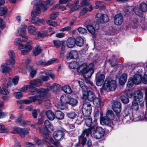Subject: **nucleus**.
Here are the masks:
<instances>
[{
  "mask_svg": "<svg viewBox=\"0 0 147 147\" xmlns=\"http://www.w3.org/2000/svg\"><path fill=\"white\" fill-rule=\"evenodd\" d=\"M77 70L78 72L82 73V76L86 80L91 77L94 72L93 70L90 68L87 63L81 65L77 68Z\"/></svg>",
  "mask_w": 147,
  "mask_h": 147,
  "instance_id": "1",
  "label": "nucleus"
},
{
  "mask_svg": "<svg viewBox=\"0 0 147 147\" xmlns=\"http://www.w3.org/2000/svg\"><path fill=\"white\" fill-rule=\"evenodd\" d=\"M114 115L112 111L108 110L106 113V116L102 117L100 120L101 122L110 127V130H111L113 128V124L111 119H113Z\"/></svg>",
  "mask_w": 147,
  "mask_h": 147,
  "instance_id": "2",
  "label": "nucleus"
},
{
  "mask_svg": "<svg viewBox=\"0 0 147 147\" xmlns=\"http://www.w3.org/2000/svg\"><path fill=\"white\" fill-rule=\"evenodd\" d=\"M117 87L116 82L111 79L106 78L102 88L103 90L107 91H113Z\"/></svg>",
  "mask_w": 147,
  "mask_h": 147,
  "instance_id": "3",
  "label": "nucleus"
},
{
  "mask_svg": "<svg viewBox=\"0 0 147 147\" xmlns=\"http://www.w3.org/2000/svg\"><path fill=\"white\" fill-rule=\"evenodd\" d=\"M64 133L62 131H55L53 133V135L55 141L53 139V140L50 141L55 146L61 147L60 142L64 138Z\"/></svg>",
  "mask_w": 147,
  "mask_h": 147,
  "instance_id": "4",
  "label": "nucleus"
},
{
  "mask_svg": "<svg viewBox=\"0 0 147 147\" xmlns=\"http://www.w3.org/2000/svg\"><path fill=\"white\" fill-rule=\"evenodd\" d=\"M93 130L92 131L91 136L96 139H99L102 138L104 136L105 130L102 127H96L93 126Z\"/></svg>",
  "mask_w": 147,
  "mask_h": 147,
  "instance_id": "5",
  "label": "nucleus"
},
{
  "mask_svg": "<svg viewBox=\"0 0 147 147\" xmlns=\"http://www.w3.org/2000/svg\"><path fill=\"white\" fill-rule=\"evenodd\" d=\"M92 111L91 105L89 102H85L83 104L82 107V113L86 117L90 115Z\"/></svg>",
  "mask_w": 147,
  "mask_h": 147,
  "instance_id": "6",
  "label": "nucleus"
},
{
  "mask_svg": "<svg viewBox=\"0 0 147 147\" xmlns=\"http://www.w3.org/2000/svg\"><path fill=\"white\" fill-rule=\"evenodd\" d=\"M26 28V26L25 24L22 25L21 28L18 29V32L16 33L17 35H20L23 38L22 40L24 42L27 41L28 39V36L25 35Z\"/></svg>",
  "mask_w": 147,
  "mask_h": 147,
  "instance_id": "7",
  "label": "nucleus"
},
{
  "mask_svg": "<svg viewBox=\"0 0 147 147\" xmlns=\"http://www.w3.org/2000/svg\"><path fill=\"white\" fill-rule=\"evenodd\" d=\"M142 69H139L137 71L134 75L133 78H132L134 80V82L135 84H138L142 81Z\"/></svg>",
  "mask_w": 147,
  "mask_h": 147,
  "instance_id": "8",
  "label": "nucleus"
},
{
  "mask_svg": "<svg viewBox=\"0 0 147 147\" xmlns=\"http://www.w3.org/2000/svg\"><path fill=\"white\" fill-rule=\"evenodd\" d=\"M49 130V128L45 127L44 128H40L39 129L40 132L44 136V142H48L49 140H52L53 139L50 137L48 135V131Z\"/></svg>",
  "mask_w": 147,
  "mask_h": 147,
  "instance_id": "9",
  "label": "nucleus"
},
{
  "mask_svg": "<svg viewBox=\"0 0 147 147\" xmlns=\"http://www.w3.org/2000/svg\"><path fill=\"white\" fill-rule=\"evenodd\" d=\"M14 130L18 133L20 137L22 138H24L25 135L28 134L29 133V129H27L25 128L22 129L17 127H14Z\"/></svg>",
  "mask_w": 147,
  "mask_h": 147,
  "instance_id": "10",
  "label": "nucleus"
},
{
  "mask_svg": "<svg viewBox=\"0 0 147 147\" xmlns=\"http://www.w3.org/2000/svg\"><path fill=\"white\" fill-rule=\"evenodd\" d=\"M32 42V41H30L27 43L26 45H21L22 47H21L20 49H24L21 51V53L23 55L26 54L28 53L31 51L32 48V47L31 45Z\"/></svg>",
  "mask_w": 147,
  "mask_h": 147,
  "instance_id": "11",
  "label": "nucleus"
},
{
  "mask_svg": "<svg viewBox=\"0 0 147 147\" xmlns=\"http://www.w3.org/2000/svg\"><path fill=\"white\" fill-rule=\"evenodd\" d=\"M96 17L98 21L100 23H106L109 20V17L106 14L98 13L97 14Z\"/></svg>",
  "mask_w": 147,
  "mask_h": 147,
  "instance_id": "12",
  "label": "nucleus"
},
{
  "mask_svg": "<svg viewBox=\"0 0 147 147\" xmlns=\"http://www.w3.org/2000/svg\"><path fill=\"white\" fill-rule=\"evenodd\" d=\"M105 79L104 75L99 73H97L96 76V85L98 86H101L103 83Z\"/></svg>",
  "mask_w": 147,
  "mask_h": 147,
  "instance_id": "13",
  "label": "nucleus"
},
{
  "mask_svg": "<svg viewBox=\"0 0 147 147\" xmlns=\"http://www.w3.org/2000/svg\"><path fill=\"white\" fill-rule=\"evenodd\" d=\"M83 95V98H87L90 101H93L95 98L93 92L90 90L88 91L87 92H84Z\"/></svg>",
  "mask_w": 147,
  "mask_h": 147,
  "instance_id": "14",
  "label": "nucleus"
},
{
  "mask_svg": "<svg viewBox=\"0 0 147 147\" xmlns=\"http://www.w3.org/2000/svg\"><path fill=\"white\" fill-rule=\"evenodd\" d=\"M55 61L56 59H51L48 61L41 60L36 62V64L38 65L46 66L53 64Z\"/></svg>",
  "mask_w": 147,
  "mask_h": 147,
  "instance_id": "15",
  "label": "nucleus"
},
{
  "mask_svg": "<svg viewBox=\"0 0 147 147\" xmlns=\"http://www.w3.org/2000/svg\"><path fill=\"white\" fill-rule=\"evenodd\" d=\"M38 4H35L34 6V8L36 7L31 13L32 17H36L41 13L40 8L38 5Z\"/></svg>",
  "mask_w": 147,
  "mask_h": 147,
  "instance_id": "16",
  "label": "nucleus"
},
{
  "mask_svg": "<svg viewBox=\"0 0 147 147\" xmlns=\"http://www.w3.org/2000/svg\"><path fill=\"white\" fill-rule=\"evenodd\" d=\"M112 107L113 110L116 113H119L121 111V104L119 102H115L113 104Z\"/></svg>",
  "mask_w": 147,
  "mask_h": 147,
  "instance_id": "17",
  "label": "nucleus"
},
{
  "mask_svg": "<svg viewBox=\"0 0 147 147\" xmlns=\"http://www.w3.org/2000/svg\"><path fill=\"white\" fill-rule=\"evenodd\" d=\"M33 89H34V90L31 91L30 93V94L32 95L35 94L36 93H38L40 94H44L48 93V90H45V89L42 88L37 89L35 87Z\"/></svg>",
  "mask_w": 147,
  "mask_h": 147,
  "instance_id": "18",
  "label": "nucleus"
},
{
  "mask_svg": "<svg viewBox=\"0 0 147 147\" xmlns=\"http://www.w3.org/2000/svg\"><path fill=\"white\" fill-rule=\"evenodd\" d=\"M61 88V87L60 85L55 83L49 87L46 90H48V92L49 90H51L53 92H56L59 91Z\"/></svg>",
  "mask_w": 147,
  "mask_h": 147,
  "instance_id": "19",
  "label": "nucleus"
},
{
  "mask_svg": "<svg viewBox=\"0 0 147 147\" xmlns=\"http://www.w3.org/2000/svg\"><path fill=\"white\" fill-rule=\"evenodd\" d=\"M123 21V17L121 14H117L115 16L114 22L115 24L120 25L122 24Z\"/></svg>",
  "mask_w": 147,
  "mask_h": 147,
  "instance_id": "20",
  "label": "nucleus"
},
{
  "mask_svg": "<svg viewBox=\"0 0 147 147\" xmlns=\"http://www.w3.org/2000/svg\"><path fill=\"white\" fill-rule=\"evenodd\" d=\"M78 57V54L77 51L73 50L71 51L67 55L66 59L67 60L69 59H77Z\"/></svg>",
  "mask_w": 147,
  "mask_h": 147,
  "instance_id": "21",
  "label": "nucleus"
},
{
  "mask_svg": "<svg viewBox=\"0 0 147 147\" xmlns=\"http://www.w3.org/2000/svg\"><path fill=\"white\" fill-rule=\"evenodd\" d=\"M43 83V82L40 79H38L36 80H34L30 82V84L32 87V89L35 87V86L38 87L41 85Z\"/></svg>",
  "mask_w": 147,
  "mask_h": 147,
  "instance_id": "22",
  "label": "nucleus"
},
{
  "mask_svg": "<svg viewBox=\"0 0 147 147\" xmlns=\"http://www.w3.org/2000/svg\"><path fill=\"white\" fill-rule=\"evenodd\" d=\"M47 94H40V95L32 96L33 102H37L39 103H41L44 99V97Z\"/></svg>",
  "mask_w": 147,
  "mask_h": 147,
  "instance_id": "23",
  "label": "nucleus"
},
{
  "mask_svg": "<svg viewBox=\"0 0 147 147\" xmlns=\"http://www.w3.org/2000/svg\"><path fill=\"white\" fill-rule=\"evenodd\" d=\"M75 39L74 38L70 37L68 38L66 42L67 46L69 48L74 47L76 44Z\"/></svg>",
  "mask_w": 147,
  "mask_h": 147,
  "instance_id": "24",
  "label": "nucleus"
},
{
  "mask_svg": "<svg viewBox=\"0 0 147 147\" xmlns=\"http://www.w3.org/2000/svg\"><path fill=\"white\" fill-rule=\"evenodd\" d=\"M127 8L128 9V11H129L130 10H133L134 11L135 14L137 16H140L142 14V11L138 6L134 7H127Z\"/></svg>",
  "mask_w": 147,
  "mask_h": 147,
  "instance_id": "25",
  "label": "nucleus"
},
{
  "mask_svg": "<svg viewBox=\"0 0 147 147\" xmlns=\"http://www.w3.org/2000/svg\"><path fill=\"white\" fill-rule=\"evenodd\" d=\"M134 100H136L137 99H140L143 97V94L141 91L138 90L134 92Z\"/></svg>",
  "mask_w": 147,
  "mask_h": 147,
  "instance_id": "26",
  "label": "nucleus"
},
{
  "mask_svg": "<svg viewBox=\"0 0 147 147\" xmlns=\"http://www.w3.org/2000/svg\"><path fill=\"white\" fill-rule=\"evenodd\" d=\"M26 68L28 71L30 72V75L32 78H33L36 74V70L34 69L33 67L31 65L27 66Z\"/></svg>",
  "mask_w": 147,
  "mask_h": 147,
  "instance_id": "27",
  "label": "nucleus"
},
{
  "mask_svg": "<svg viewBox=\"0 0 147 147\" xmlns=\"http://www.w3.org/2000/svg\"><path fill=\"white\" fill-rule=\"evenodd\" d=\"M92 128H93V126H91L89 128L84 129L82 131L81 135H83L84 136L86 135L87 137L89 136L90 134L91 135L92 131L93 130V129H92Z\"/></svg>",
  "mask_w": 147,
  "mask_h": 147,
  "instance_id": "28",
  "label": "nucleus"
},
{
  "mask_svg": "<svg viewBox=\"0 0 147 147\" xmlns=\"http://www.w3.org/2000/svg\"><path fill=\"white\" fill-rule=\"evenodd\" d=\"M92 9V7L91 5H90L88 8L86 7H85L82 8L80 13V16H83L88 11H90Z\"/></svg>",
  "mask_w": 147,
  "mask_h": 147,
  "instance_id": "29",
  "label": "nucleus"
},
{
  "mask_svg": "<svg viewBox=\"0 0 147 147\" xmlns=\"http://www.w3.org/2000/svg\"><path fill=\"white\" fill-rule=\"evenodd\" d=\"M44 71L45 70L41 71V74L40 76V78L41 81L44 82H46L48 81L50 79V78L48 76V75H44V74H45V73H44L43 72H44Z\"/></svg>",
  "mask_w": 147,
  "mask_h": 147,
  "instance_id": "30",
  "label": "nucleus"
},
{
  "mask_svg": "<svg viewBox=\"0 0 147 147\" xmlns=\"http://www.w3.org/2000/svg\"><path fill=\"white\" fill-rule=\"evenodd\" d=\"M127 78V75L126 74H123L120 77L119 82L120 84L123 85L125 83Z\"/></svg>",
  "mask_w": 147,
  "mask_h": 147,
  "instance_id": "31",
  "label": "nucleus"
},
{
  "mask_svg": "<svg viewBox=\"0 0 147 147\" xmlns=\"http://www.w3.org/2000/svg\"><path fill=\"white\" fill-rule=\"evenodd\" d=\"M64 117V114L61 111H57L55 112V117L59 120L63 119Z\"/></svg>",
  "mask_w": 147,
  "mask_h": 147,
  "instance_id": "32",
  "label": "nucleus"
},
{
  "mask_svg": "<svg viewBox=\"0 0 147 147\" xmlns=\"http://www.w3.org/2000/svg\"><path fill=\"white\" fill-rule=\"evenodd\" d=\"M46 115L48 118L51 120H53L55 117V114L51 110L47 111Z\"/></svg>",
  "mask_w": 147,
  "mask_h": 147,
  "instance_id": "33",
  "label": "nucleus"
},
{
  "mask_svg": "<svg viewBox=\"0 0 147 147\" xmlns=\"http://www.w3.org/2000/svg\"><path fill=\"white\" fill-rule=\"evenodd\" d=\"M42 50L39 46L37 45L35 48V49L33 52V55L36 56L40 53Z\"/></svg>",
  "mask_w": 147,
  "mask_h": 147,
  "instance_id": "34",
  "label": "nucleus"
},
{
  "mask_svg": "<svg viewBox=\"0 0 147 147\" xmlns=\"http://www.w3.org/2000/svg\"><path fill=\"white\" fill-rule=\"evenodd\" d=\"M76 44L78 46L81 47L83 45L84 40L81 37H78L75 39Z\"/></svg>",
  "mask_w": 147,
  "mask_h": 147,
  "instance_id": "35",
  "label": "nucleus"
},
{
  "mask_svg": "<svg viewBox=\"0 0 147 147\" xmlns=\"http://www.w3.org/2000/svg\"><path fill=\"white\" fill-rule=\"evenodd\" d=\"M87 138L86 137L81 135L79 137V142L81 143L82 146H84L86 144Z\"/></svg>",
  "mask_w": 147,
  "mask_h": 147,
  "instance_id": "36",
  "label": "nucleus"
},
{
  "mask_svg": "<svg viewBox=\"0 0 147 147\" xmlns=\"http://www.w3.org/2000/svg\"><path fill=\"white\" fill-rule=\"evenodd\" d=\"M39 3H36L35 4H38V5L39 7H40L44 11H45L47 9V7L46 5H45V2L44 1H40V0H38Z\"/></svg>",
  "mask_w": 147,
  "mask_h": 147,
  "instance_id": "37",
  "label": "nucleus"
},
{
  "mask_svg": "<svg viewBox=\"0 0 147 147\" xmlns=\"http://www.w3.org/2000/svg\"><path fill=\"white\" fill-rule=\"evenodd\" d=\"M53 43L56 48H59L61 46L62 44L64 43L65 42L59 40H53Z\"/></svg>",
  "mask_w": 147,
  "mask_h": 147,
  "instance_id": "38",
  "label": "nucleus"
},
{
  "mask_svg": "<svg viewBox=\"0 0 147 147\" xmlns=\"http://www.w3.org/2000/svg\"><path fill=\"white\" fill-rule=\"evenodd\" d=\"M43 20H40L38 17H32L31 20L32 23L37 25L38 22L42 23L43 22Z\"/></svg>",
  "mask_w": 147,
  "mask_h": 147,
  "instance_id": "39",
  "label": "nucleus"
},
{
  "mask_svg": "<svg viewBox=\"0 0 147 147\" xmlns=\"http://www.w3.org/2000/svg\"><path fill=\"white\" fill-rule=\"evenodd\" d=\"M132 109L135 111H138L139 109V105L138 103L136 100H134L132 102L131 106Z\"/></svg>",
  "mask_w": 147,
  "mask_h": 147,
  "instance_id": "40",
  "label": "nucleus"
},
{
  "mask_svg": "<svg viewBox=\"0 0 147 147\" xmlns=\"http://www.w3.org/2000/svg\"><path fill=\"white\" fill-rule=\"evenodd\" d=\"M140 9L142 12L147 11V5L144 3H141L139 6Z\"/></svg>",
  "mask_w": 147,
  "mask_h": 147,
  "instance_id": "41",
  "label": "nucleus"
},
{
  "mask_svg": "<svg viewBox=\"0 0 147 147\" xmlns=\"http://www.w3.org/2000/svg\"><path fill=\"white\" fill-rule=\"evenodd\" d=\"M93 101L94 104L96 105V106L97 107L100 106L101 102V99L100 98L95 97Z\"/></svg>",
  "mask_w": 147,
  "mask_h": 147,
  "instance_id": "42",
  "label": "nucleus"
},
{
  "mask_svg": "<svg viewBox=\"0 0 147 147\" xmlns=\"http://www.w3.org/2000/svg\"><path fill=\"white\" fill-rule=\"evenodd\" d=\"M86 117L88 118L85 119V123L87 126L90 127L93 126L91 125L92 123V118L90 116Z\"/></svg>",
  "mask_w": 147,
  "mask_h": 147,
  "instance_id": "43",
  "label": "nucleus"
},
{
  "mask_svg": "<svg viewBox=\"0 0 147 147\" xmlns=\"http://www.w3.org/2000/svg\"><path fill=\"white\" fill-rule=\"evenodd\" d=\"M70 97H69L65 95H63L61 96L60 99L62 103H66L69 102V100Z\"/></svg>",
  "mask_w": 147,
  "mask_h": 147,
  "instance_id": "44",
  "label": "nucleus"
},
{
  "mask_svg": "<svg viewBox=\"0 0 147 147\" xmlns=\"http://www.w3.org/2000/svg\"><path fill=\"white\" fill-rule=\"evenodd\" d=\"M63 90L65 93L69 94L71 93L72 90L70 87L68 86H65L62 88Z\"/></svg>",
  "mask_w": 147,
  "mask_h": 147,
  "instance_id": "45",
  "label": "nucleus"
},
{
  "mask_svg": "<svg viewBox=\"0 0 147 147\" xmlns=\"http://www.w3.org/2000/svg\"><path fill=\"white\" fill-rule=\"evenodd\" d=\"M69 103L71 105L74 106L77 105L78 103V101L76 99L70 97L69 99Z\"/></svg>",
  "mask_w": 147,
  "mask_h": 147,
  "instance_id": "46",
  "label": "nucleus"
},
{
  "mask_svg": "<svg viewBox=\"0 0 147 147\" xmlns=\"http://www.w3.org/2000/svg\"><path fill=\"white\" fill-rule=\"evenodd\" d=\"M28 32L31 34H34L36 31V29L33 26H29L28 28Z\"/></svg>",
  "mask_w": 147,
  "mask_h": 147,
  "instance_id": "47",
  "label": "nucleus"
},
{
  "mask_svg": "<svg viewBox=\"0 0 147 147\" xmlns=\"http://www.w3.org/2000/svg\"><path fill=\"white\" fill-rule=\"evenodd\" d=\"M60 4H57L53 6L52 8V9L53 10H55L57 9L60 8L62 9V10H64L66 9V7L63 6L61 5Z\"/></svg>",
  "mask_w": 147,
  "mask_h": 147,
  "instance_id": "48",
  "label": "nucleus"
},
{
  "mask_svg": "<svg viewBox=\"0 0 147 147\" xmlns=\"http://www.w3.org/2000/svg\"><path fill=\"white\" fill-rule=\"evenodd\" d=\"M78 62L74 61L69 63V66L71 69H75L78 67Z\"/></svg>",
  "mask_w": 147,
  "mask_h": 147,
  "instance_id": "49",
  "label": "nucleus"
},
{
  "mask_svg": "<svg viewBox=\"0 0 147 147\" xmlns=\"http://www.w3.org/2000/svg\"><path fill=\"white\" fill-rule=\"evenodd\" d=\"M7 12V9L6 7H3L0 8V15L3 16L5 15Z\"/></svg>",
  "mask_w": 147,
  "mask_h": 147,
  "instance_id": "50",
  "label": "nucleus"
},
{
  "mask_svg": "<svg viewBox=\"0 0 147 147\" xmlns=\"http://www.w3.org/2000/svg\"><path fill=\"white\" fill-rule=\"evenodd\" d=\"M87 28L88 31L91 34H94L95 32V30L94 27L91 25H88L87 26Z\"/></svg>",
  "mask_w": 147,
  "mask_h": 147,
  "instance_id": "51",
  "label": "nucleus"
},
{
  "mask_svg": "<svg viewBox=\"0 0 147 147\" xmlns=\"http://www.w3.org/2000/svg\"><path fill=\"white\" fill-rule=\"evenodd\" d=\"M44 73H45V75H48L50 77L53 79H54L55 78V75L53 74H52L51 71L49 70L45 69V70Z\"/></svg>",
  "mask_w": 147,
  "mask_h": 147,
  "instance_id": "52",
  "label": "nucleus"
},
{
  "mask_svg": "<svg viewBox=\"0 0 147 147\" xmlns=\"http://www.w3.org/2000/svg\"><path fill=\"white\" fill-rule=\"evenodd\" d=\"M1 67L3 73L9 72L11 71V69L9 67L5 65H2Z\"/></svg>",
  "mask_w": 147,
  "mask_h": 147,
  "instance_id": "53",
  "label": "nucleus"
},
{
  "mask_svg": "<svg viewBox=\"0 0 147 147\" xmlns=\"http://www.w3.org/2000/svg\"><path fill=\"white\" fill-rule=\"evenodd\" d=\"M95 4L96 5V9L100 8H105V6L104 5L103 3L100 1H96V2Z\"/></svg>",
  "mask_w": 147,
  "mask_h": 147,
  "instance_id": "54",
  "label": "nucleus"
},
{
  "mask_svg": "<svg viewBox=\"0 0 147 147\" xmlns=\"http://www.w3.org/2000/svg\"><path fill=\"white\" fill-rule=\"evenodd\" d=\"M120 98L122 102L125 104H127L129 102V100L128 98L124 95H122L120 97Z\"/></svg>",
  "mask_w": 147,
  "mask_h": 147,
  "instance_id": "55",
  "label": "nucleus"
},
{
  "mask_svg": "<svg viewBox=\"0 0 147 147\" xmlns=\"http://www.w3.org/2000/svg\"><path fill=\"white\" fill-rule=\"evenodd\" d=\"M124 93L129 98L132 97L133 96V92L132 91L129 89L124 91Z\"/></svg>",
  "mask_w": 147,
  "mask_h": 147,
  "instance_id": "56",
  "label": "nucleus"
},
{
  "mask_svg": "<svg viewBox=\"0 0 147 147\" xmlns=\"http://www.w3.org/2000/svg\"><path fill=\"white\" fill-rule=\"evenodd\" d=\"M77 30L78 32L81 34H86L87 32L86 30L84 28L80 27L77 29Z\"/></svg>",
  "mask_w": 147,
  "mask_h": 147,
  "instance_id": "57",
  "label": "nucleus"
},
{
  "mask_svg": "<svg viewBox=\"0 0 147 147\" xmlns=\"http://www.w3.org/2000/svg\"><path fill=\"white\" fill-rule=\"evenodd\" d=\"M67 116L71 119H74L76 117L77 115L75 112H71L67 113Z\"/></svg>",
  "mask_w": 147,
  "mask_h": 147,
  "instance_id": "58",
  "label": "nucleus"
},
{
  "mask_svg": "<svg viewBox=\"0 0 147 147\" xmlns=\"http://www.w3.org/2000/svg\"><path fill=\"white\" fill-rule=\"evenodd\" d=\"M22 41L20 38H17L15 40V44L16 45L19 46V49L22 47L21 45H24L22 44Z\"/></svg>",
  "mask_w": 147,
  "mask_h": 147,
  "instance_id": "59",
  "label": "nucleus"
},
{
  "mask_svg": "<svg viewBox=\"0 0 147 147\" xmlns=\"http://www.w3.org/2000/svg\"><path fill=\"white\" fill-rule=\"evenodd\" d=\"M59 14V13L58 12H54L50 16L51 19L54 20L56 19Z\"/></svg>",
  "mask_w": 147,
  "mask_h": 147,
  "instance_id": "60",
  "label": "nucleus"
},
{
  "mask_svg": "<svg viewBox=\"0 0 147 147\" xmlns=\"http://www.w3.org/2000/svg\"><path fill=\"white\" fill-rule=\"evenodd\" d=\"M28 89H32V88L30 84L29 85L25 86H24L22 88H21L20 91L23 92H24L26 91V90H28Z\"/></svg>",
  "mask_w": 147,
  "mask_h": 147,
  "instance_id": "61",
  "label": "nucleus"
},
{
  "mask_svg": "<svg viewBox=\"0 0 147 147\" xmlns=\"http://www.w3.org/2000/svg\"><path fill=\"white\" fill-rule=\"evenodd\" d=\"M134 84V80L132 78V77H131L128 80L127 86L128 87L130 88L133 86Z\"/></svg>",
  "mask_w": 147,
  "mask_h": 147,
  "instance_id": "62",
  "label": "nucleus"
},
{
  "mask_svg": "<svg viewBox=\"0 0 147 147\" xmlns=\"http://www.w3.org/2000/svg\"><path fill=\"white\" fill-rule=\"evenodd\" d=\"M14 94L17 98H21L23 96V94L20 92H15L14 93Z\"/></svg>",
  "mask_w": 147,
  "mask_h": 147,
  "instance_id": "63",
  "label": "nucleus"
},
{
  "mask_svg": "<svg viewBox=\"0 0 147 147\" xmlns=\"http://www.w3.org/2000/svg\"><path fill=\"white\" fill-rule=\"evenodd\" d=\"M132 117L133 120L135 121H137L139 120L140 118L138 113L133 114Z\"/></svg>",
  "mask_w": 147,
  "mask_h": 147,
  "instance_id": "64",
  "label": "nucleus"
}]
</instances>
